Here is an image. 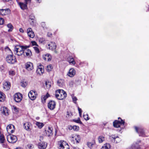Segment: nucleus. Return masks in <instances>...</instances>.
<instances>
[{"label":"nucleus","instance_id":"nucleus-1","mask_svg":"<svg viewBox=\"0 0 149 149\" xmlns=\"http://www.w3.org/2000/svg\"><path fill=\"white\" fill-rule=\"evenodd\" d=\"M29 47V46H20L17 45L14 47V52L15 54L18 56H21L24 53V49H26Z\"/></svg>","mask_w":149,"mask_h":149},{"label":"nucleus","instance_id":"nucleus-2","mask_svg":"<svg viewBox=\"0 0 149 149\" xmlns=\"http://www.w3.org/2000/svg\"><path fill=\"white\" fill-rule=\"evenodd\" d=\"M55 96L58 100H62L66 97L67 94L63 90L59 89L56 91Z\"/></svg>","mask_w":149,"mask_h":149},{"label":"nucleus","instance_id":"nucleus-3","mask_svg":"<svg viewBox=\"0 0 149 149\" xmlns=\"http://www.w3.org/2000/svg\"><path fill=\"white\" fill-rule=\"evenodd\" d=\"M6 60L8 63L10 64H14L17 62L16 57L13 54L7 55Z\"/></svg>","mask_w":149,"mask_h":149},{"label":"nucleus","instance_id":"nucleus-4","mask_svg":"<svg viewBox=\"0 0 149 149\" xmlns=\"http://www.w3.org/2000/svg\"><path fill=\"white\" fill-rule=\"evenodd\" d=\"M58 149H69V147L65 141L61 140L58 142Z\"/></svg>","mask_w":149,"mask_h":149},{"label":"nucleus","instance_id":"nucleus-5","mask_svg":"<svg viewBox=\"0 0 149 149\" xmlns=\"http://www.w3.org/2000/svg\"><path fill=\"white\" fill-rule=\"evenodd\" d=\"M70 138L71 141L74 144L79 143L80 141L81 138L79 135L74 134L72 135Z\"/></svg>","mask_w":149,"mask_h":149},{"label":"nucleus","instance_id":"nucleus-6","mask_svg":"<svg viewBox=\"0 0 149 149\" xmlns=\"http://www.w3.org/2000/svg\"><path fill=\"white\" fill-rule=\"evenodd\" d=\"M118 119H120V121L116 120L113 122V126L116 127L118 128L121 127V126L123 127L125 122L122 120L120 118H118ZM123 128V127H122Z\"/></svg>","mask_w":149,"mask_h":149},{"label":"nucleus","instance_id":"nucleus-7","mask_svg":"<svg viewBox=\"0 0 149 149\" xmlns=\"http://www.w3.org/2000/svg\"><path fill=\"white\" fill-rule=\"evenodd\" d=\"M7 139L9 142L11 143H15L17 140V137L16 136L10 134L7 136Z\"/></svg>","mask_w":149,"mask_h":149},{"label":"nucleus","instance_id":"nucleus-8","mask_svg":"<svg viewBox=\"0 0 149 149\" xmlns=\"http://www.w3.org/2000/svg\"><path fill=\"white\" fill-rule=\"evenodd\" d=\"M37 93L35 90H31L28 94V96L30 99L32 100H35L36 97Z\"/></svg>","mask_w":149,"mask_h":149},{"label":"nucleus","instance_id":"nucleus-9","mask_svg":"<svg viewBox=\"0 0 149 149\" xmlns=\"http://www.w3.org/2000/svg\"><path fill=\"white\" fill-rule=\"evenodd\" d=\"M15 101L17 102H19L22 98V95L19 93H17L13 96Z\"/></svg>","mask_w":149,"mask_h":149},{"label":"nucleus","instance_id":"nucleus-10","mask_svg":"<svg viewBox=\"0 0 149 149\" xmlns=\"http://www.w3.org/2000/svg\"><path fill=\"white\" fill-rule=\"evenodd\" d=\"M6 130L8 133L9 134L13 133L15 130V128L13 125L10 124L8 125L6 127Z\"/></svg>","mask_w":149,"mask_h":149},{"label":"nucleus","instance_id":"nucleus-11","mask_svg":"<svg viewBox=\"0 0 149 149\" xmlns=\"http://www.w3.org/2000/svg\"><path fill=\"white\" fill-rule=\"evenodd\" d=\"M135 128L136 132L139 134V136L143 137L145 136V132L142 128L141 127H135Z\"/></svg>","mask_w":149,"mask_h":149},{"label":"nucleus","instance_id":"nucleus-12","mask_svg":"<svg viewBox=\"0 0 149 149\" xmlns=\"http://www.w3.org/2000/svg\"><path fill=\"white\" fill-rule=\"evenodd\" d=\"M0 111L1 114L7 116L8 115L9 111L8 109L5 107H2L0 108Z\"/></svg>","mask_w":149,"mask_h":149},{"label":"nucleus","instance_id":"nucleus-13","mask_svg":"<svg viewBox=\"0 0 149 149\" xmlns=\"http://www.w3.org/2000/svg\"><path fill=\"white\" fill-rule=\"evenodd\" d=\"M25 68L28 71H30L33 69V63L30 62H28L25 64Z\"/></svg>","mask_w":149,"mask_h":149},{"label":"nucleus","instance_id":"nucleus-14","mask_svg":"<svg viewBox=\"0 0 149 149\" xmlns=\"http://www.w3.org/2000/svg\"><path fill=\"white\" fill-rule=\"evenodd\" d=\"M56 105V102L54 101L51 100L48 103V107L50 110H53L55 108Z\"/></svg>","mask_w":149,"mask_h":149},{"label":"nucleus","instance_id":"nucleus-15","mask_svg":"<svg viewBox=\"0 0 149 149\" xmlns=\"http://www.w3.org/2000/svg\"><path fill=\"white\" fill-rule=\"evenodd\" d=\"M10 10L9 8L0 9V14L2 15H7L10 14Z\"/></svg>","mask_w":149,"mask_h":149},{"label":"nucleus","instance_id":"nucleus-16","mask_svg":"<svg viewBox=\"0 0 149 149\" xmlns=\"http://www.w3.org/2000/svg\"><path fill=\"white\" fill-rule=\"evenodd\" d=\"M24 55L25 56L29 58L32 56V52L29 49H27V48L26 49H24Z\"/></svg>","mask_w":149,"mask_h":149},{"label":"nucleus","instance_id":"nucleus-17","mask_svg":"<svg viewBox=\"0 0 149 149\" xmlns=\"http://www.w3.org/2000/svg\"><path fill=\"white\" fill-rule=\"evenodd\" d=\"M31 124L29 122H26L24 124V128L27 131H29L31 130Z\"/></svg>","mask_w":149,"mask_h":149},{"label":"nucleus","instance_id":"nucleus-18","mask_svg":"<svg viewBox=\"0 0 149 149\" xmlns=\"http://www.w3.org/2000/svg\"><path fill=\"white\" fill-rule=\"evenodd\" d=\"M44 72V70L42 66H40L38 67L36 71L37 74L40 75H41Z\"/></svg>","mask_w":149,"mask_h":149},{"label":"nucleus","instance_id":"nucleus-19","mask_svg":"<svg viewBox=\"0 0 149 149\" xmlns=\"http://www.w3.org/2000/svg\"><path fill=\"white\" fill-rule=\"evenodd\" d=\"M38 146L40 149H45L47 146V144L44 142H41L39 143Z\"/></svg>","mask_w":149,"mask_h":149},{"label":"nucleus","instance_id":"nucleus-20","mask_svg":"<svg viewBox=\"0 0 149 149\" xmlns=\"http://www.w3.org/2000/svg\"><path fill=\"white\" fill-rule=\"evenodd\" d=\"M27 31L28 36L30 37L33 38L34 37L35 35L33 32L32 31L31 28H29L27 29Z\"/></svg>","mask_w":149,"mask_h":149},{"label":"nucleus","instance_id":"nucleus-21","mask_svg":"<svg viewBox=\"0 0 149 149\" xmlns=\"http://www.w3.org/2000/svg\"><path fill=\"white\" fill-rule=\"evenodd\" d=\"M76 74L75 70L73 68L70 69L69 72H68L67 75L70 77H73Z\"/></svg>","mask_w":149,"mask_h":149},{"label":"nucleus","instance_id":"nucleus-22","mask_svg":"<svg viewBox=\"0 0 149 149\" xmlns=\"http://www.w3.org/2000/svg\"><path fill=\"white\" fill-rule=\"evenodd\" d=\"M3 88L4 90L7 91L10 89V85L9 82L8 81H5L3 83Z\"/></svg>","mask_w":149,"mask_h":149},{"label":"nucleus","instance_id":"nucleus-23","mask_svg":"<svg viewBox=\"0 0 149 149\" xmlns=\"http://www.w3.org/2000/svg\"><path fill=\"white\" fill-rule=\"evenodd\" d=\"M140 141H137V142L134 143L131 147L130 149H139L140 147L138 144L140 143Z\"/></svg>","mask_w":149,"mask_h":149},{"label":"nucleus","instance_id":"nucleus-24","mask_svg":"<svg viewBox=\"0 0 149 149\" xmlns=\"http://www.w3.org/2000/svg\"><path fill=\"white\" fill-rule=\"evenodd\" d=\"M43 59L45 61H49L51 60L52 56L49 54H47L42 56Z\"/></svg>","mask_w":149,"mask_h":149},{"label":"nucleus","instance_id":"nucleus-25","mask_svg":"<svg viewBox=\"0 0 149 149\" xmlns=\"http://www.w3.org/2000/svg\"><path fill=\"white\" fill-rule=\"evenodd\" d=\"M49 49L51 50L55 49L56 47V45L54 42H50L48 44Z\"/></svg>","mask_w":149,"mask_h":149},{"label":"nucleus","instance_id":"nucleus-26","mask_svg":"<svg viewBox=\"0 0 149 149\" xmlns=\"http://www.w3.org/2000/svg\"><path fill=\"white\" fill-rule=\"evenodd\" d=\"M18 4L19 6L23 10L26 9L27 8V4L26 3H25L22 2H19Z\"/></svg>","mask_w":149,"mask_h":149},{"label":"nucleus","instance_id":"nucleus-27","mask_svg":"<svg viewBox=\"0 0 149 149\" xmlns=\"http://www.w3.org/2000/svg\"><path fill=\"white\" fill-rule=\"evenodd\" d=\"M45 131L46 135L48 136H51L52 134V128L49 127L45 130Z\"/></svg>","mask_w":149,"mask_h":149},{"label":"nucleus","instance_id":"nucleus-28","mask_svg":"<svg viewBox=\"0 0 149 149\" xmlns=\"http://www.w3.org/2000/svg\"><path fill=\"white\" fill-rule=\"evenodd\" d=\"M6 99V95L2 92L0 91V102H3Z\"/></svg>","mask_w":149,"mask_h":149},{"label":"nucleus","instance_id":"nucleus-29","mask_svg":"<svg viewBox=\"0 0 149 149\" xmlns=\"http://www.w3.org/2000/svg\"><path fill=\"white\" fill-rule=\"evenodd\" d=\"M57 85L60 87H62L64 84V81L63 79H58L57 81Z\"/></svg>","mask_w":149,"mask_h":149},{"label":"nucleus","instance_id":"nucleus-30","mask_svg":"<svg viewBox=\"0 0 149 149\" xmlns=\"http://www.w3.org/2000/svg\"><path fill=\"white\" fill-rule=\"evenodd\" d=\"M68 61L69 63L71 64L74 65L75 64L74 58L72 56H69L68 58Z\"/></svg>","mask_w":149,"mask_h":149},{"label":"nucleus","instance_id":"nucleus-31","mask_svg":"<svg viewBox=\"0 0 149 149\" xmlns=\"http://www.w3.org/2000/svg\"><path fill=\"white\" fill-rule=\"evenodd\" d=\"M35 124L39 129L42 128L44 125V124L43 123L38 121L36 122Z\"/></svg>","mask_w":149,"mask_h":149},{"label":"nucleus","instance_id":"nucleus-32","mask_svg":"<svg viewBox=\"0 0 149 149\" xmlns=\"http://www.w3.org/2000/svg\"><path fill=\"white\" fill-rule=\"evenodd\" d=\"M49 96V95L47 93L46 95H43L41 97V99L42 102H45L46 99Z\"/></svg>","mask_w":149,"mask_h":149},{"label":"nucleus","instance_id":"nucleus-33","mask_svg":"<svg viewBox=\"0 0 149 149\" xmlns=\"http://www.w3.org/2000/svg\"><path fill=\"white\" fill-rule=\"evenodd\" d=\"M111 137L113 139L115 142L117 143L120 141V139L117 136L112 135Z\"/></svg>","mask_w":149,"mask_h":149},{"label":"nucleus","instance_id":"nucleus-34","mask_svg":"<svg viewBox=\"0 0 149 149\" xmlns=\"http://www.w3.org/2000/svg\"><path fill=\"white\" fill-rule=\"evenodd\" d=\"M111 146L108 143L104 144L102 147L101 149H111Z\"/></svg>","mask_w":149,"mask_h":149},{"label":"nucleus","instance_id":"nucleus-35","mask_svg":"<svg viewBox=\"0 0 149 149\" xmlns=\"http://www.w3.org/2000/svg\"><path fill=\"white\" fill-rule=\"evenodd\" d=\"M53 68V67L52 65L51 64H49L47 66L45 70L48 72H50L51 71Z\"/></svg>","mask_w":149,"mask_h":149},{"label":"nucleus","instance_id":"nucleus-36","mask_svg":"<svg viewBox=\"0 0 149 149\" xmlns=\"http://www.w3.org/2000/svg\"><path fill=\"white\" fill-rule=\"evenodd\" d=\"M7 26L9 29L8 30V32H11L13 31V27L11 24L9 23L7 25Z\"/></svg>","mask_w":149,"mask_h":149},{"label":"nucleus","instance_id":"nucleus-37","mask_svg":"<svg viewBox=\"0 0 149 149\" xmlns=\"http://www.w3.org/2000/svg\"><path fill=\"white\" fill-rule=\"evenodd\" d=\"M104 140V137L103 136H100L98 138V141L100 143L103 142Z\"/></svg>","mask_w":149,"mask_h":149},{"label":"nucleus","instance_id":"nucleus-38","mask_svg":"<svg viewBox=\"0 0 149 149\" xmlns=\"http://www.w3.org/2000/svg\"><path fill=\"white\" fill-rule=\"evenodd\" d=\"M51 85V83L49 81H46L45 82V86L47 89H49Z\"/></svg>","mask_w":149,"mask_h":149},{"label":"nucleus","instance_id":"nucleus-39","mask_svg":"<svg viewBox=\"0 0 149 149\" xmlns=\"http://www.w3.org/2000/svg\"><path fill=\"white\" fill-rule=\"evenodd\" d=\"M5 139L4 136L3 134L0 135V143H3L5 142Z\"/></svg>","mask_w":149,"mask_h":149},{"label":"nucleus","instance_id":"nucleus-40","mask_svg":"<svg viewBox=\"0 0 149 149\" xmlns=\"http://www.w3.org/2000/svg\"><path fill=\"white\" fill-rule=\"evenodd\" d=\"M70 127H71V129H73L75 131H78L79 130V127L78 126L74 125L73 126H70Z\"/></svg>","mask_w":149,"mask_h":149},{"label":"nucleus","instance_id":"nucleus-41","mask_svg":"<svg viewBox=\"0 0 149 149\" xmlns=\"http://www.w3.org/2000/svg\"><path fill=\"white\" fill-rule=\"evenodd\" d=\"M5 51L9 54H13L12 52L10 49L8 47H6L5 48Z\"/></svg>","mask_w":149,"mask_h":149},{"label":"nucleus","instance_id":"nucleus-42","mask_svg":"<svg viewBox=\"0 0 149 149\" xmlns=\"http://www.w3.org/2000/svg\"><path fill=\"white\" fill-rule=\"evenodd\" d=\"M94 144L93 143L88 142L87 143V145L91 149L92 148H93V146L94 145Z\"/></svg>","mask_w":149,"mask_h":149},{"label":"nucleus","instance_id":"nucleus-43","mask_svg":"<svg viewBox=\"0 0 149 149\" xmlns=\"http://www.w3.org/2000/svg\"><path fill=\"white\" fill-rule=\"evenodd\" d=\"M15 72L13 70H11L9 72V74L10 76H13L15 74Z\"/></svg>","mask_w":149,"mask_h":149},{"label":"nucleus","instance_id":"nucleus-44","mask_svg":"<svg viewBox=\"0 0 149 149\" xmlns=\"http://www.w3.org/2000/svg\"><path fill=\"white\" fill-rule=\"evenodd\" d=\"M2 144V146L3 148H8V146L7 143L4 142L3 143H1Z\"/></svg>","mask_w":149,"mask_h":149},{"label":"nucleus","instance_id":"nucleus-45","mask_svg":"<svg viewBox=\"0 0 149 149\" xmlns=\"http://www.w3.org/2000/svg\"><path fill=\"white\" fill-rule=\"evenodd\" d=\"M71 97H72L73 102L74 103H76V101L77 100V97H76L74 96L73 95H72Z\"/></svg>","mask_w":149,"mask_h":149},{"label":"nucleus","instance_id":"nucleus-46","mask_svg":"<svg viewBox=\"0 0 149 149\" xmlns=\"http://www.w3.org/2000/svg\"><path fill=\"white\" fill-rule=\"evenodd\" d=\"M83 117L84 119L86 120H87L89 119L88 115L87 114H84Z\"/></svg>","mask_w":149,"mask_h":149},{"label":"nucleus","instance_id":"nucleus-47","mask_svg":"<svg viewBox=\"0 0 149 149\" xmlns=\"http://www.w3.org/2000/svg\"><path fill=\"white\" fill-rule=\"evenodd\" d=\"M33 48L36 53H38L39 52V50L37 47H34Z\"/></svg>","mask_w":149,"mask_h":149},{"label":"nucleus","instance_id":"nucleus-48","mask_svg":"<svg viewBox=\"0 0 149 149\" xmlns=\"http://www.w3.org/2000/svg\"><path fill=\"white\" fill-rule=\"evenodd\" d=\"M45 41V39L43 38H40L39 39V42L40 43H44Z\"/></svg>","mask_w":149,"mask_h":149},{"label":"nucleus","instance_id":"nucleus-49","mask_svg":"<svg viewBox=\"0 0 149 149\" xmlns=\"http://www.w3.org/2000/svg\"><path fill=\"white\" fill-rule=\"evenodd\" d=\"M31 44L32 46H38V45L37 43L34 41H32L31 42Z\"/></svg>","mask_w":149,"mask_h":149},{"label":"nucleus","instance_id":"nucleus-50","mask_svg":"<svg viewBox=\"0 0 149 149\" xmlns=\"http://www.w3.org/2000/svg\"><path fill=\"white\" fill-rule=\"evenodd\" d=\"M4 20L2 18H0V25H3L4 24Z\"/></svg>","mask_w":149,"mask_h":149},{"label":"nucleus","instance_id":"nucleus-51","mask_svg":"<svg viewBox=\"0 0 149 149\" xmlns=\"http://www.w3.org/2000/svg\"><path fill=\"white\" fill-rule=\"evenodd\" d=\"M13 110L15 112H17L18 111V109L15 106H13Z\"/></svg>","mask_w":149,"mask_h":149},{"label":"nucleus","instance_id":"nucleus-52","mask_svg":"<svg viewBox=\"0 0 149 149\" xmlns=\"http://www.w3.org/2000/svg\"><path fill=\"white\" fill-rule=\"evenodd\" d=\"M21 85L22 87H25L27 85V83L25 82H22Z\"/></svg>","mask_w":149,"mask_h":149},{"label":"nucleus","instance_id":"nucleus-53","mask_svg":"<svg viewBox=\"0 0 149 149\" xmlns=\"http://www.w3.org/2000/svg\"><path fill=\"white\" fill-rule=\"evenodd\" d=\"M27 146L28 148V149H32L33 148V145L31 144L28 145Z\"/></svg>","mask_w":149,"mask_h":149},{"label":"nucleus","instance_id":"nucleus-54","mask_svg":"<svg viewBox=\"0 0 149 149\" xmlns=\"http://www.w3.org/2000/svg\"><path fill=\"white\" fill-rule=\"evenodd\" d=\"M78 110L79 112V116H81V113H82V110L81 108H79V107H78Z\"/></svg>","mask_w":149,"mask_h":149},{"label":"nucleus","instance_id":"nucleus-55","mask_svg":"<svg viewBox=\"0 0 149 149\" xmlns=\"http://www.w3.org/2000/svg\"><path fill=\"white\" fill-rule=\"evenodd\" d=\"M26 4L30 3H31V0H24Z\"/></svg>","mask_w":149,"mask_h":149},{"label":"nucleus","instance_id":"nucleus-56","mask_svg":"<svg viewBox=\"0 0 149 149\" xmlns=\"http://www.w3.org/2000/svg\"><path fill=\"white\" fill-rule=\"evenodd\" d=\"M29 18L31 20H33L34 19V17L33 15H30L29 17ZM31 21L33 22V21Z\"/></svg>","mask_w":149,"mask_h":149},{"label":"nucleus","instance_id":"nucleus-57","mask_svg":"<svg viewBox=\"0 0 149 149\" xmlns=\"http://www.w3.org/2000/svg\"><path fill=\"white\" fill-rule=\"evenodd\" d=\"M74 121L75 122H76L78 123H79L81 122V121L79 119H78L77 120H74Z\"/></svg>","mask_w":149,"mask_h":149},{"label":"nucleus","instance_id":"nucleus-58","mask_svg":"<svg viewBox=\"0 0 149 149\" xmlns=\"http://www.w3.org/2000/svg\"><path fill=\"white\" fill-rule=\"evenodd\" d=\"M19 31L20 32L22 33H24V30L22 28H20L19 29Z\"/></svg>","mask_w":149,"mask_h":149},{"label":"nucleus","instance_id":"nucleus-59","mask_svg":"<svg viewBox=\"0 0 149 149\" xmlns=\"http://www.w3.org/2000/svg\"><path fill=\"white\" fill-rule=\"evenodd\" d=\"M36 1L37 2L40 3L41 2V0H36Z\"/></svg>","mask_w":149,"mask_h":149},{"label":"nucleus","instance_id":"nucleus-60","mask_svg":"<svg viewBox=\"0 0 149 149\" xmlns=\"http://www.w3.org/2000/svg\"><path fill=\"white\" fill-rule=\"evenodd\" d=\"M48 36H50L51 35H52V34L51 33H49L48 34Z\"/></svg>","mask_w":149,"mask_h":149},{"label":"nucleus","instance_id":"nucleus-61","mask_svg":"<svg viewBox=\"0 0 149 149\" xmlns=\"http://www.w3.org/2000/svg\"><path fill=\"white\" fill-rule=\"evenodd\" d=\"M2 0L3 1H10V0Z\"/></svg>","mask_w":149,"mask_h":149},{"label":"nucleus","instance_id":"nucleus-62","mask_svg":"<svg viewBox=\"0 0 149 149\" xmlns=\"http://www.w3.org/2000/svg\"><path fill=\"white\" fill-rule=\"evenodd\" d=\"M15 149H23L22 148H17Z\"/></svg>","mask_w":149,"mask_h":149},{"label":"nucleus","instance_id":"nucleus-63","mask_svg":"<svg viewBox=\"0 0 149 149\" xmlns=\"http://www.w3.org/2000/svg\"><path fill=\"white\" fill-rule=\"evenodd\" d=\"M68 128L69 130H71V127H70V126H69Z\"/></svg>","mask_w":149,"mask_h":149},{"label":"nucleus","instance_id":"nucleus-64","mask_svg":"<svg viewBox=\"0 0 149 149\" xmlns=\"http://www.w3.org/2000/svg\"><path fill=\"white\" fill-rule=\"evenodd\" d=\"M74 149H79L78 148H74Z\"/></svg>","mask_w":149,"mask_h":149}]
</instances>
